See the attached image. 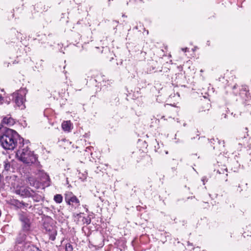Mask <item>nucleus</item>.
Wrapping results in <instances>:
<instances>
[{
  "label": "nucleus",
  "mask_w": 251,
  "mask_h": 251,
  "mask_svg": "<svg viewBox=\"0 0 251 251\" xmlns=\"http://www.w3.org/2000/svg\"><path fill=\"white\" fill-rule=\"evenodd\" d=\"M24 141V139L15 130L8 129L0 135V144L6 150H13L20 147Z\"/></svg>",
  "instance_id": "nucleus-1"
},
{
  "label": "nucleus",
  "mask_w": 251,
  "mask_h": 251,
  "mask_svg": "<svg viewBox=\"0 0 251 251\" xmlns=\"http://www.w3.org/2000/svg\"><path fill=\"white\" fill-rule=\"evenodd\" d=\"M16 155L19 159L23 163L28 165L35 164L38 166L39 165V162L37 160V157L33 152L29 151L28 144L27 141H24L17 149Z\"/></svg>",
  "instance_id": "nucleus-2"
},
{
  "label": "nucleus",
  "mask_w": 251,
  "mask_h": 251,
  "mask_svg": "<svg viewBox=\"0 0 251 251\" xmlns=\"http://www.w3.org/2000/svg\"><path fill=\"white\" fill-rule=\"evenodd\" d=\"M6 179L8 183L13 187V191L16 194L23 198L30 197L33 196L34 191L22 185L21 181L15 175L7 176Z\"/></svg>",
  "instance_id": "nucleus-3"
},
{
  "label": "nucleus",
  "mask_w": 251,
  "mask_h": 251,
  "mask_svg": "<svg viewBox=\"0 0 251 251\" xmlns=\"http://www.w3.org/2000/svg\"><path fill=\"white\" fill-rule=\"evenodd\" d=\"M25 94L26 93L25 90H20L17 93L14 94L15 102L17 106L21 109H24L25 107L24 104Z\"/></svg>",
  "instance_id": "nucleus-4"
},
{
  "label": "nucleus",
  "mask_w": 251,
  "mask_h": 251,
  "mask_svg": "<svg viewBox=\"0 0 251 251\" xmlns=\"http://www.w3.org/2000/svg\"><path fill=\"white\" fill-rule=\"evenodd\" d=\"M65 201L72 208L75 209L80 205L79 200L72 192H68L65 194Z\"/></svg>",
  "instance_id": "nucleus-5"
},
{
  "label": "nucleus",
  "mask_w": 251,
  "mask_h": 251,
  "mask_svg": "<svg viewBox=\"0 0 251 251\" xmlns=\"http://www.w3.org/2000/svg\"><path fill=\"white\" fill-rule=\"evenodd\" d=\"M46 230L49 232V235L50 239L51 241H54L57 235L56 230L52 226L46 227L45 226Z\"/></svg>",
  "instance_id": "nucleus-6"
},
{
  "label": "nucleus",
  "mask_w": 251,
  "mask_h": 251,
  "mask_svg": "<svg viewBox=\"0 0 251 251\" xmlns=\"http://www.w3.org/2000/svg\"><path fill=\"white\" fill-rule=\"evenodd\" d=\"M20 220L22 222L24 229L26 231L28 230L30 227L29 220L24 215L21 216Z\"/></svg>",
  "instance_id": "nucleus-7"
},
{
  "label": "nucleus",
  "mask_w": 251,
  "mask_h": 251,
  "mask_svg": "<svg viewBox=\"0 0 251 251\" xmlns=\"http://www.w3.org/2000/svg\"><path fill=\"white\" fill-rule=\"evenodd\" d=\"M2 122L3 124L11 126H13L15 124V120L11 117L7 116L3 118Z\"/></svg>",
  "instance_id": "nucleus-8"
},
{
  "label": "nucleus",
  "mask_w": 251,
  "mask_h": 251,
  "mask_svg": "<svg viewBox=\"0 0 251 251\" xmlns=\"http://www.w3.org/2000/svg\"><path fill=\"white\" fill-rule=\"evenodd\" d=\"M26 181L30 185L33 187H37L38 186V182L33 176H28L26 178Z\"/></svg>",
  "instance_id": "nucleus-9"
},
{
  "label": "nucleus",
  "mask_w": 251,
  "mask_h": 251,
  "mask_svg": "<svg viewBox=\"0 0 251 251\" xmlns=\"http://www.w3.org/2000/svg\"><path fill=\"white\" fill-rule=\"evenodd\" d=\"M26 234L24 233H20L17 237L16 243L18 244H23L26 239Z\"/></svg>",
  "instance_id": "nucleus-10"
},
{
  "label": "nucleus",
  "mask_w": 251,
  "mask_h": 251,
  "mask_svg": "<svg viewBox=\"0 0 251 251\" xmlns=\"http://www.w3.org/2000/svg\"><path fill=\"white\" fill-rule=\"evenodd\" d=\"M71 124L70 121H64L62 124V127L64 131H70Z\"/></svg>",
  "instance_id": "nucleus-11"
},
{
  "label": "nucleus",
  "mask_w": 251,
  "mask_h": 251,
  "mask_svg": "<svg viewBox=\"0 0 251 251\" xmlns=\"http://www.w3.org/2000/svg\"><path fill=\"white\" fill-rule=\"evenodd\" d=\"M210 142L211 143H213V144H215V143H217L219 145V148L221 147H224V141H220L218 138H212L210 140Z\"/></svg>",
  "instance_id": "nucleus-12"
},
{
  "label": "nucleus",
  "mask_w": 251,
  "mask_h": 251,
  "mask_svg": "<svg viewBox=\"0 0 251 251\" xmlns=\"http://www.w3.org/2000/svg\"><path fill=\"white\" fill-rule=\"evenodd\" d=\"M217 172H218L220 175L222 174L223 175V178L224 179H225L226 181H227V170L226 168H225L224 169H221V170H218Z\"/></svg>",
  "instance_id": "nucleus-13"
},
{
  "label": "nucleus",
  "mask_w": 251,
  "mask_h": 251,
  "mask_svg": "<svg viewBox=\"0 0 251 251\" xmlns=\"http://www.w3.org/2000/svg\"><path fill=\"white\" fill-rule=\"evenodd\" d=\"M3 164L4 170L5 171H9L11 168V165L9 161L7 159H6L5 160L3 161Z\"/></svg>",
  "instance_id": "nucleus-14"
},
{
  "label": "nucleus",
  "mask_w": 251,
  "mask_h": 251,
  "mask_svg": "<svg viewBox=\"0 0 251 251\" xmlns=\"http://www.w3.org/2000/svg\"><path fill=\"white\" fill-rule=\"evenodd\" d=\"M63 197L60 194H56L54 196V201L58 203H60L62 201Z\"/></svg>",
  "instance_id": "nucleus-15"
},
{
  "label": "nucleus",
  "mask_w": 251,
  "mask_h": 251,
  "mask_svg": "<svg viewBox=\"0 0 251 251\" xmlns=\"http://www.w3.org/2000/svg\"><path fill=\"white\" fill-rule=\"evenodd\" d=\"M31 197H32L33 200L36 202H39L42 200V197L41 196L36 195L34 193H33V196Z\"/></svg>",
  "instance_id": "nucleus-16"
},
{
  "label": "nucleus",
  "mask_w": 251,
  "mask_h": 251,
  "mask_svg": "<svg viewBox=\"0 0 251 251\" xmlns=\"http://www.w3.org/2000/svg\"><path fill=\"white\" fill-rule=\"evenodd\" d=\"M66 251H73V248L72 245L70 243H67L65 246Z\"/></svg>",
  "instance_id": "nucleus-17"
},
{
  "label": "nucleus",
  "mask_w": 251,
  "mask_h": 251,
  "mask_svg": "<svg viewBox=\"0 0 251 251\" xmlns=\"http://www.w3.org/2000/svg\"><path fill=\"white\" fill-rule=\"evenodd\" d=\"M4 100L3 98L1 96V95L0 94V105L2 104Z\"/></svg>",
  "instance_id": "nucleus-18"
},
{
  "label": "nucleus",
  "mask_w": 251,
  "mask_h": 251,
  "mask_svg": "<svg viewBox=\"0 0 251 251\" xmlns=\"http://www.w3.org/2000/svg\"><path fill=\"white\" fill-rule=\"evenodd\" d=\"M201 180L203 181V184H205V181H207V180L205 177H202Z\"/></svg>",
  "instance_id": "nucleus-19"
},
{
  "label": "nucleus",
  "mask_w": 251,
  "mask_h": 251,
  "mask_svg": "<svg viewBox=\"0 0 251 251\" xmlns=\"http://www.w3.org/2000/svg\"><path fill=\"white\" fill-rule=\"evenodd\" d=\"M45 177H46V179H47L48 180H49H49H50V177H49V176L47 174H45Z\"/></svg>",
  "instance_id": "nucleus-20"
},
{
  "label": "nucleus",
  "mask_w": 251,
  "mask_h": 251,
  "mask_svg": "<svg viewBox=\"0 0 251 251\" xmlns=\"http://www.w3.org/2000/svg\"><path fill=\"white\" fill-rule=\"evenodd\" d=\"M188 50V48H182V50L184 51V52H186Z\"/></svg>",
  "instance_id": "nucleus-21"
},
{
  "label": "nucleus",
  "mask_w": 251,
  "mask_h": 251,
  "mask_svg": "<svg viewBox=\"0 0 251 251\" xmlns=\"http://www.w3.org/2000/svg\"><path fill=\"white\" fill-rule=\"evenodd\" d=\"M90 222H91V220H90V219H89V220H87V221H86V223H87V225L90 224Z\"/></svg>",
  "instance_id": "nucleus-22"
},
{
  "label": "nucleus",
  "mask_w": 251,
  "mask_h": 251,
  "mask_svg": "<svg viewBox=\"0 0 251 251\" xmlns=\"http://www.w3.org/2000/svg\"><path fill=\"white\" fill-rule=\"evenodd\" d=\"M210 105L208 103H207L206 104V107L207 108L208 110H209V108H210Z\"/></svg>",
  "instance_id": "nucleus-23"
},
{
  "label": "nucleus",
  "mask_w": 251,
  "mask_h": 251,
  "mask_svg": "<svg viewBox=\"0 0 251 251\" xmlns=\"http://www.w3.org/2000/svg\"><path fill=\"white\" fill-rule=\"evenodd\" d=\"M245 130L247 131L248 130V128L247 127H246L245 128Z\"/></svg>",
  "instance_id": "nucleus-24"
},
{
  "label": "nucleus",
  "mask_w": 251,
  "mask_h": 251,
  "mask_svg": "<svg viewBox=\"0 0 251 251\" xmlns=\"http://www.w3.org/2000/svg\"><path fill=\"white\" fill-rule=\"evenodd\" d=\"M215 147H216L214 146H213V149H214L215 148Z\"/></svg>",
  "instance_id": "nucleus-25"
}]
</instances>
